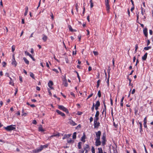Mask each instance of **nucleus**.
Listing matches in <instances>:
<instances>
[{
	"label": "nucleus",
	"mask_w": 153,
	"mask_h": 153,
	"mask_svg": "<svg viewBox=\"0 0 153 153\" xmlns=\"http://www.w3.org/2000/svg\"><path fill=\"white\" fill-rule=\"evenodd\" d=\"M105 1L106 10L107 12L109 13L110 9V6L109 4V0H105Z\"/></svg>",
	"instance_id": "nucleus-1"
},
{
	"label": "nucleus",
	"mask_w": 153,
	"mask_h": 153,
	"mask_svg": "<svg viewBox=\"0 0 153 153\" xmlns=\"http://www.w3.org/2000/svg\"><path fill=\"white\" fill-rule=\"evenodd\" d=\"M58 108L60 110H62L63 111L67 113H68V110L63 106L62 105H58Z\"/></svg>",
	"instance_id": "nucleus-2"
},
{
	"label": "nucleus",
	"mask_w": 153,
	"mask_h": 153,
	"mask_svg": "<svg viewBox=\"0 0 153 153\" xmlns=\"http://www.w3.org/2000/svg\"><path fill=\"white\" fill-rule=\"evenodd\" d=\"M41 146L40 147L39 149H36L35 150H33V152L35 153H36L39 152L41 151L43 148V146Z\"/></svg>",
	"instance_id": "nucleus-3"
},
{
	"label": "nucleus",
	"mask_w": 153,
	"mask_h": 153,
	"mask_svg": "<svg viewBox=\"0 0 153 153\" xmlns=\"http://www.w3.org/2000/svg\"><path fill=\"white\" fill-rule=\"evenodd\" d=\"M102 145L104 146V145L105 144V142L106 141L105 140V136L103 135L102 136Z\"/></svg>",
	"instance_id": "nucleus-4"
},
{
	"label": "nucleus",
	"mask_w": 153,
	"mask_h": 153,
	"mask_svg": "<svg viewBox=\"0 0 153 153\" xmlns=\"http://www.w3.org/2000/svg\"><path fill=\"white\" fill-rule=\"evenodd\" d=\"M101 134V131H98L97 132H96V136L97 137V139H100Z\"/></svg>",
	"instance_id": "nucleus-5"
},
{
	"label": "nucleus",
	"mask_w": 153,
	"mask_h": 153,
	"mask_svg": "<svg viewBox=\"0 0 153 153\" xmlns=\"http://www.w3.org/2000/svg\"><path fill=\"white\" fill-rule=\"evenodd\" d=\"M143 32L145 36L146 37H147L148 36V32L147 28L145 27L144 28L143 30Z\"/></svg>",
	"instance_id": "nucleus-6"
},
{
	"label": "nucleus",
	"mask_w": 153,
	"mask_h": 153,
	"mask_svg": "<svg viewBox=\"0 0 153 153\" xmlns=\"http://www.w3.org/2000/svg\"><path fill=\"white\" fill-rule=\"evenodd\" d=\"M101 142L100 141V139H96L95 142V145L96 146H98L101 145Z\"/></svg>",
	"instance_id": "nucleus-7"
},
{
	"label": "nucleus",
	"mask_w": 153,
	"mask_h": 153,
	"mask_svg": "<svg viewBox=\"0 0 153 153\" xmlns=\"http://www.w3.org/2000/svg\"><path fill=\"white\" fill-rule=\"evenodd\" d=\"M69 121L68 122V123L72 125L73 126H74L77 125V124L75 123L74 121L71 119H69Z\"/></svg>",
	"instance_id": "nucleus-8"
},
{
	"label": "nucleus",
	"mask_w": 153,
	"mask_h": 153,
	"mask_svg": "<svg viewBox=\"0 0 153 153\" xmlns=\"http://www.w3.org/2000/svg\"><path fill=\"white\" fill-rule=\"evenodd\" d=\"M48 86L51 88V89H53V87H52L53 85V83L51 81H50L48 83Z\"/></svg>",
	"instance_id": "nucleus-9"
},
{
	"label": "nucleus",
	"mask_w": 153,
	"mask_h": 153,
	"mask_svg": "<svg viewBox=\"0 0 153 153\" xmlns=\"http://www.w3.org/2000/svg\"><path fill=\"white\" fill-rule=\"evenodd\" d=\"M56 111L57 113H58L62 117H64L65 116V115L64 113L59 111L58 110H56Z\"/></svg>",
	"instance_id": "nucleus-10"
},
{
	"label": "nucleus",
	"mask_w": 153,
	"mask_h": 153,
	"mask_svg": "<svg viewBox=\"0 0 153 153\" xmlns=\"http://www.w3.org/2000/svg\"><path fill=\"white\" fill-rule=\"evenodd\" d=\"M94 128H97L100 125V123L99 122H94Z\"/></svg>",
	"instance_id": "nucleus-11"
},
{
	"label": "nucleus",
	"mask_w": 153,
	"mask_h": 153,
	"mask_svg": "<svg viewBox=\"0 0 153 153\" xmlns=\"http://www.w3.org/2000/svg\"><path fill=\"white\" fill-rule=\"evenodd\" d=\"M84 150H88V151L90 150V148L89 145L88 144H85L84 146Z\"/></svg>",
	"instance_id": "nucleus-12"
},
{
	"label": "nucleus",
	"mask_w": 153,
	"mask_h": 153,
	"mask_svg": "<svg viewBox=\"0 0 153 153\" xmlns=\"http://www.w3.org/2000/svg\"><path fill=\"white\" fill-rule=\"evenodd\" d=\"M25 53L26 55L29 56L33 61H35V59L29 53L26 51L25 52Z\"/></svg>",
	"instance_id": "nucleus-13"
},
{
	"label": "nucleus",
	"mask_w": 153,
	"mask_h": 153,
	"mask_svg": "<svg viewBox=\"0 0 153 153\" xmlns=\"http://www.w3.org/2000/svg\"><path fill=\"white\" fill-rule=\"evenodd\" d=\"M86 136L85 133H83V136L82 137L81 140L85 142V138Z\"/></svg>",
	"instance_id": "nucleus-14"
},
{
	"label": "nucleus",
	"mask_w": 153,
	"mask_h": 153,
	"mask_svg": "<svg viewBox=\"0 0 153 153\" xmlns=\"http://www.w3.org/2000/svg\"><path fill=\"white\" fill-rule=\"evenodd\" d=\"M147 53H146L144 56L142 57V59L143 60L145 61L146 60L147 57Z\"/></svg>",
	"instance_id": "nucleus-15"
},
{
	"label": "nucleus",
	"mask_w": 153,
	"mask_h": 153,
	"mask_svg": "<svg viewBox=\"0 0 153 153\" xmlns=\"http://www.w3.org/2000/svg\"><path fill=\"white\" fill-rule=\"evenodd\" d=\"M67 142L68 143H73L74 142V141L71 138H69L67 140Z\"/></svg>",
	"instance_id": "nucleus-16"
},
{
	"label": "nucleus",
	"mask_w": 153,
	"mask_h": 153,
	"mask_svg": "<svg viewBox=\"0 0 153 153\" xmlns=\"http://www.w3.org/2000/svg\"><path fill=\"white\" fill-rule=\"evenodd\" d=\"M42 36H43V37H42V40L45 42L47 40V38H48L47 36H45L44 34H43L42 35Z\"/></svg>",
	"instance_id": "nucleus-17"
},
{
	"label": "nucleus",
	"mask_w": 153,
	"mask_h": 153,
	"mask_svg": "<svg viewBox=\"0 0 153 153\" xmlns=\"http://www.w3.org/2000/svg\"><path fill=\"white\" fill-rule=\"evenodd\" d=\"M15 126H16L15 125H10V131L12 130H15L16 129V128L15 127Z\"/></svg>",
	"instance_id": "nucleus-18"
},
{
	"label": "nucleus",
	"mask_w": 153,
	"mask_h": 153,
	"mask_svg": "<svg viewBox=\"0 0 153 153\" xmlns=\"http://www.w3.org/2000/svg\"><path fill=\"white\" fill-rule=\"evenodd\" d=\"M39 130L42 132L45 131V130L43 129L42 126L41 125H40L39 127Z\"/></svg>",
	"instance_id": "nucleus-19"
},
{
	"label": "nucleus",
	"mask_w": 153,
	"mask_h": 153,
	"mask_svg": "<svg viewBox=\"0 0 153 153\" xmlns=\"http://www.w3.org/2000/svg\"><path fill=\"white\" fill-rule=\"evenodd\" d=\"M100 102L99 101H97L96 102L95 105V106L99 107L100 106Z\"/></svg>",
	"instance_id": "nucleus-20"
},
{
	"label": "nucleus",
	"mask_w": 153,
	"mask_h": 153,
	"mask_svg": "<svg viewBox=\"0 0 153 153\" xmlns=\"http://www.w3.org/2000/svg\"><path fill=\"white\" fill-rule=\"evenodd\" d=\"M12 64L13 65H14L15 67H16V65L17 63L16 62V60H15V61L13 60H12Z\"/></svg>",
	"instance_id": "nucleus-21"
},
{
	"label": "nucleus",
	"mask_w": 153,
	"mask_h": 153,
	"mask_svg": "<svg viewBox=\"0 0 153 153\" xmlns=\"http://www.w3.org/2000/svg\"><path fill=\"white\" fill-rule=\"evenodd\" d=\"M23 59L26 64H29V61L25 57H24L23 58Z\"/></svg>",
	"instance_id": "nucleus-22"
},
{
	"label": "nucleus",
	"mask_w": 153,
	"mask_h": 153,
	"mask_svg": "<svg viewBox=\"0 0 153 153\" xmlns=\"http://www.w3.org/2000/svg\"><path fill=\"white\" fill-rule=\"evenodd\" d=\"M76 132L74 133L73 135V139H75L76 138Z\"/></svg>",
	"instance_id": "nucleus-23"
},
{
	"label": "nucleus",
	"mask_w": 153,
	"mask_h": 153,
	"mask_svg": "<svg viewBox=\"0 0 153 153\" xmlns=\"http://www.w3.org/2000/svg\"><path fill=\"white\" fill-rule=\"evenodd\" d=\"M81 143H82L80 142H79L78 143V148L79 149H80L81 148Z\"/></svg>",
	"instance_id": "nucleus-24"
},
{
	"label": "nucleus",
	"mask_w": 153,
	"mask_h": 153,
	"mask_svg": "<svg viewBox=\"0 0 153 153\" xmlns=\"http://www.w3.org/2000/svg\"><path fill=\"white\" fill-rule=\"evenodd\" d=\"M98 153H103L102 150L101 148H98Z\"/></svg>",
	"instance_id": "nucleus-25"
},
{
	"label": "nucleus",
	"mask_w": 153,
	"mask_h": 153,
	"mask_svg": "<svg viewBox=\"0 0 153 153\" xmlns=\"http://www.w3.org/2000/svg\"><path fill=\"white\" fill-rule=\"evenodd\" d=\"M90 2L91 4V5H90L91 7L92 8L94 6L93 3L92 2V0H90Z\"/></svg>",
	"instance_id": "nucleus-26"
},
{
	"label": "nucleus",
	"mask_w": 153,
	"mask_h": 153,
	"mask_svg": "<svg viewBox=\"0 0 153 153\" xmlns=\"http://www.w3.org/2000/svg\"><path fill=\"white\" fill-rule=\"evenodd\" d=\"M75 72H76L77 74V77H78V78L79 79V82H80V77L79 76V75L78 73L76 71H75Z\"/></svg>",
	"instance_id": "nucleus-27"
},
{
	"label": "nucleus",
	"mask_w": 153,
	"mask_h": 153,
	"mask_svg": "<svg viewBox=\"0 0 153 153\" xmlns=\"http://www.w3.org/2000/svg\"><path fill=\"white\" fill-rule=\"evenodd\" d=\"M100 79L98 80L97 81V87L98 88L100 85Z\"/></svg>",
	"instance_id": "nucleus-28"
},
{
	"label": "nucleus",
	"mask_w": 153,
	"mask_h": 153,
	"mask_svg": "<svg viewBox=\"0 0 153 153\" xmlns=\"http://www.w3.org/2000/svg\"><path fill=\"white\" fill-rule=\"evenodd\" d=\"M151 48V47L150 46H148L147 47H145L144 48V49L145 50H148Z\"/></svg>",
	"instance_id": "nucleus-29"
},
{
	"label": "nucleus",
	"mask_w": 153,
	"mask_h": 153,
	"mask_svg": "<svg viewBox=\"0 0 153 153\" xmlns=\"http://www.w3.org/2000/svg\"><path fill=\"white\" fill-rule=\"evenodd\" d=\"M68 27H69V29L71 31V32H73V31H75V30H74L72 29V27H71V25H69L68 26Z\"/></svg>",
	"instance_id": "nucleus-30"
},
{
	"label": "nucleus",
	"mask_w": 153,
	"mask_h": 153,
	"mask_svg": "<svg viewBox=\"0 0 153 153\" xmlns=\"http://www.w3.org/2000/svg\"><path fill=\"white\" fill-rule=\"evenodd\" d=\"M4 128L7 131H10V126H8L7 127H5Z\"/></svg>",
	"instance_id": "nucleus-31"
},
{
	"label": "nucleus",
	"mask_w": 153,
	"mask_h": 153,
	"mask_svg": "<svg viewBox=\"0 0 153 153\" xmlns=\"http://www.w3.org/2000/svg\"><path fill=\"white\" fill-rule=\"evenodd\" d=\"M99 112L98 111H97L96 112V114L95 115V117H99Z\"/></svg>",
	"instance_id": "nucleus-32"
},
{
	"label": "nucleus",
	"mask_w": 153,
	"mask_h": 153,
	"mask_svg": "<svg viewBox=\"0 0 153 153\" xmlns=\"http://www.w3.org/2000/svg\"><path fill=\"white\" fill-rule=\"evenodd\" d=\"M30 76L32 77L33 79H34V74L32 72H30Z\"/></svg>",
	"instance_id": "nucleus-33"
},
{
	"label": "nucleus",
	"mask_w": 153,
	"mask_h": 153,
	"mask_svg": "<svg viewBox=\"0 0 153 153\" xmlns=\"http://www.w3.org/2000/svg\"><path fill=\"white\" fill-rule=\"evenodd\" d=\"M99 119V117H95V118L94 120V122H97L98 120Z\"/></svg>",
	"instance_id": "nucleus-34"
},
{
	"label": "nucleus",
	"mask_w": 153,
	"mask_h": 153,
	"mask_svg": "<svg viewBox=\"0 0 153 153\" xmlns=\"http://www.w3.org/2000/svg\"><path fill=\"white\" fill-rule=\"evenodd\" d=\"M95 106L94 103H93L92 106V107L91 108V110H92V111H94V108Z\"/></svg>",
	"instance_id": "nucleus-35"
},
{
	"label": "nucleus",
	"mask_w": 153,
	"mask_h": 153,
	"mask_svg": "<svg viewBox=\"0 0 153 153\" xmlns=\"http://www.w3.org/2000/svg\"><path fill=\"white\" fill-rule=\"evenodd\" d=\"M98 95L99 97H101V93L100 90H99L98 92Z\"/></svg>",
	"instance_id": "nucleus-36"
},
{
	"label": "nucleus",
	"mask_w": 153,
	"mask_h": 153,
	"mask_svg": "<svg viewBox=\"0 0 153 153\" xmlns=\"http://www.w3.org/2000/svg\"><path fill=\"white\" fill-rule=\"evenodd\" d=\"M65 137H66V138H69L70 137L71 134H65Z\"/></svg>",
	"instance_id": "nucleus-37"
},
{
	"label": "nucleus",
	"mask_w": 153,
	"mask_h": 153,
	"mask_svg": "<svg viewBox=\"0 0 153 153\" xmlns=\"http://www.w3.org/2000/svg\"><path fill=\"white\" fill-rule=\"evenodd\" d=\"M15 45H13L12 47V51L13 52L15 50Z\"/></svg>",
	"instance_id": "nucleus-38"
},
{
	"label": "nucleus",
	"mask_w": 153,
	"mask_h": 153,
	"mask_svg": "<svg viewBox=\"0 0 153 153\" xmlns=\"http://www.w3.org/2000/svg\"><path fill=\"white\" fill-rule=\"evenodd\" d=\"M59 136V134H55V135H51V136H50V137L51 138V137H55V136Z\"/></svg>",
	"instance_id": "nucleus-39"
},
{
	"label": "nucleus",
	"mask_w": 153,
	"mask_h": 153,
	"mask_svg": "<svg viewBox=\"0 0 153 153\" xmlns=\"http://www.w3.org/2000/svg\"><path fill=\"white\" fill-rule=\"evenodd\" d=\"M91 151L92 153H95V149L93 146L92 147Z\"/></svg>",
	"instance_id": "nucleus-40"
},
{
	"label": "nucleus",
	"mask_w": 153,
	"mask_h": 153,
	"mask_svg": "<svg viewBox=\"0 0 153 153\" xmlns=\"http://www.w3.org/2000/svg\"><path fill=\"white\" fill-rule=\"evenodd\" d=\"M52 70L53 71L55 72L56 73H58L59 72L56 69L54 68V69H52Z\"/></svg>",
	"instance_id": "nucleus-41"
},
{
	"label": "nucleus",
	"mask_w": 153,
	"mask_h": 153,
	"mask_svg": "<svg viewBox=\"0 0 153 153\" xmlns=\"http://www.w3.org/2000/svg\"><path fill=\"white\" fill-rule=\"evenodd\" d=\"M146 123L147 122H144V123H143V125H144V126L145 128H147V125H146Z\"/></svg>",
	"instance_id": "nucleus-42"
},
{
	"label": "nucleus",
	"mask_w": 153,
	"mask_h": 153,
	"mask_svg": "<svg viewBox=\"0 0 153 153\" xmlns=\"http://www.w3.org/2000/svg\"><path fill=\"white\" fill-rule=\"evenodd\" d=\"M93 95V93L91 94L89 96H88L87 99H88L89 98H90Z\"/></svg>",
	"instance_id": "nucleus-43"
},
{
	"label": "nucleus",
	"mask_w": 153,
	"mask_h": 153,
	"mask_svg": "<svg viewBox=\"0 0 153 153\" xmlns=\"http://www.w3.org/2000/svg\"><path fill=\"white\" fill-rule=\"evenodd\" d=\"M2 65L3 67H5L6 65V63L5 62H3L2 63Z\"/></svg>",
	"instance_id": "nucleus-44"
},
{
	"label": "nucleus",
	"mask_w": 153,
	"mask_h": 153,
	"mask_svg": "<svg viewBox=\"0 0 153 153\" xmlns=\"http://www.w3.org/2000/svg\"><path fill=\"white\" fill-rule=\"evenodd\" d=\"M93 53L95 55H98V53L97 52L94 51Z\"/></svg>",
	"instance_id": "nucleus-45"
},
{
	"label": "nucleus",
	"mask_w": 153,
	"mask_h": 153,
	"mask_svg": "<svg viewBox=\"0 0 153 153\" xmlns=\"http://www.w3.org/2000/svg\"><path fill=\"white\" fill-rule=\"evenodd\" d=\"M32 123L33 124H35V125L37 124V122H36V120H33L32 122Z\"/></svg>",
	"instance_id": "nucleus-46"
},
{
	"label": "nucleus",
	"mask_w": 153,
	"mask_h": 153,
	"mask_svg": "<svg viewBox=\"0 0 153 153\" xmlns=\"http://www.w3.org/2000/svg\"><path fill=\"white\" fill-rule=\"evenodd\" d=\"M103 103H104V108H105V115L106 114V106L104 102H103Z\"/></svg>",
	"instance_id": "nucleus-47"
},
{
	"label": "nucleus",
	"mask_w": 153,
	"mask_h": 153,
	"mask_svg": "<svg viewBox=\"0 0 153 153\" xmlns=\"http://www.w3.org/2000/svg\"><path fill=\"white\" fill-rule=\"evenodd\" d=\"M109 77H108V78L107 80V82H106L108 84V86H109Z\"/></svg>",
	"instance_id": "nucleus-48"
},
{
	"label": "nucleus",
	"mask_w": 153,
	"mask_h": 153,
	"mask_svg": "<svg viewBox=\"0 0 153 153\" xmlns=\"http://www.w3.org/2000/svg\"><path fill=\"white\" fill-rule=\"evenodd\" d=\"M82 114V113L81 112H78L77 113V114L78 115H81Z\"/></svg>",
	"instance_id": "nucleus-49"
},
{
	"label": "nucleus",
	"mask_w": 153,
	"mask_h": 153,
	"mask_svg": "<svg viewBox=\"0 0 153 153\" xmlns=\"http://www.w3.org/2000/svg\"><path fill=\"white\" fill-rule=\"evenodd\" d=\"M81 126L80 124L76 128V129H78V128H81Z\"/></svg>",
	"instance_id": "nucleus-50"
},
{
	"label": "nucleus",
	"mask_w": 153,
	"mask_h": 153,
	"mask_svg": "<svg viewBox=\"0 0 153 153\" xmlns=\"http://www.w3.org/2000/svg\"><path fill=\"white\" fill-rule=\"evenodd\" d=\"M51 16L52 19H53L54 18V16H53V14L52 13H51Z\"/></svg>",
	"instance_id": "nucleus-51"
},
{
	"label": "nucleus",
	"mask_w": 153,
	"mask_h": 153,
	"mask_svg": "<svg viewBox=\"0 0 153 153\" xmlns=\"http://www.w3.org/2000/svg\"><path fill=\"white\" fill-rule=\"evenodd\" d=\"M112 63H113V66L114 67V66H115V65H114V58L113 59V60H112Z\"/></svg>",
	"instance_id": "nucleus-52"
},
{
	"label": "nucleus",
	"mask_w": 153,
	"mask_h": 153,
	"mask_svg": "<svg viewBox=\"0 0 153 153\" xmlns=\"http://www.w3.org/2000/svg\"><path fill=\"white\" fill-rule=\"evenodd\" d=\"M88 71H90L92 70L91 67V66H89L88 68Z\"/></svg>",
	"instance_id": "nucleus-53"
},
{
	"label": "nucleus",
	"mask_w": 153,
	"mask_h": 153,
	"mask_svg": "<svg viewBox=\"0 0 153 153\" xmlns=\"http://www.w3.org/2000/svg\"><path fill=\"white\" fill-rule=\"evenodd\" d=\"M15 93L14 94L15 95L16 94V93H17L18 91L17 89L16 88H15Z\"/></svg>",
	"instance_id": "nucleus-54"
},
{
	"label": "nucleus",
	"mask_w": 153,
	"mask_h": 153,
	"mask_svg": "<svg viewBox=\"0 0 153 153\" xmlns=\"http://www.w3.org/2000/svg\"><path fill=\"white\" fill-rule=\"evenodd\" d=\"M19 80L21 82H22V78L21 76H19Z\"/></svg>",
	"instance_id": "nucleus-55"
},
{
	"label": "nucleus",
	"mask_w": 153,
	"mask_h": 153,
	"mask_svg": "<svg viewBox=\"0 0 153 153\" xmlns=\"http://www.w3.org/2000/svg\"><path fill=\"white\" fill-rule=\"evenodd\" d=\"M110 100L111 105H113V100H112L111 98H110Z\"/></svg>",
	"instance_id": "nucleus-56"
},
{
	"label": "nucleus",
	"mask_w": 153,
	"mask_h": 153,
	"mask_svg": "<svg viewBox=\"0 0 153 153\" xmlns=\"http://www.w3.org/2000/svg\"><path fill=\"white\" fill-rule=\"evenodd\" d=\"M135 89H133L131 92L132 94H134L135 92Z\"/></svg>",
	"instance_id": "nucleus-57"
},
{
	"label": "nucleus",
	"mask_w": 153,
	"mask_h": 153,
	"mask_svg": "<svg viewBox=\"0 0 153 153\" xmlns=\"http://www.w3.org/2000/svg\"><path fill=\"white\" fill-rule=\"evenodd\" d=\"M93 117H90V122H91L92 121H93Z\"/></svg>",
	"instance_id": "nucleus-58"
},
{
	"label": "nucleus",
	"mask_w": 153,
	"mask_h": 153,
	"mask_svg": "<svg viewBox=\"0 0 153 153\" xmlns=\"http://www.w3.org/2000/svg\"><path fill=\"white\" fill-rule=\"evenodd\" d=\"M87 19L88 22H90V18H89V16L88 15L87 16Z\"/></svg>",
	"instance_id": "nucleus-59"
},
{
	"label": "nucleus",
	"mask_w": 153,
	"mask_h": 153,
	"mask_svg": "<svg viewBox=\"0 0 153 153\" xmlns=\"http://www.w3.org/2000/svg\"><path fill=\"white\" fill-rule=\"evenodd\" d=\"M36 89L37 90H38V91H40V88L38 87V86H37L36 87Z\"/></svg>",
	"instance_id": "nucleus-60"
},
{
	"label": "nucleus",
	"mask_w": 153,
	"mask_h": 153,
	"mask_svg": "<svg viewBox=\"0 0 153 153\" xmlns=\"http://www.w3.org/2000/svg\"><path fill=\"white\" fill-rule=\"evenodd\" d=\"M12 58H13L12 60H14V61H15V59L14 54H13V55Z\"/></svg>",
	"instance_id": "nucleus-61"
},
{
	"label": "nucleus",
	"mask_w": 153,
	"mask_h": 153,
	"mask_svg": "<svg viewBox=\"0 0 153 153\" xmlns=\"http://www.w3.org/2000/svg\"><path fill=\"white\" fill-rule=\"evenodd\" d=\"M149 33L150 35H152V30H149Z\"/></svg>",
	"instance_id": "nucleus-62"
},
{
	"label": "nucleus",
	"mask_w": 153,
	"mask_h": 153,
	"mask_svg": "<svg viewBox=\"0 0 153 153\" xmlns=\"http://www.w3.org/2000/svg\"><path fill=\"white\" fill-rule=\"evenodd\" d=\"M68 83L66 81L64 85L66 87H67L68 86Z\"/></svg>",
	"instance_id": "nucleus-63"
},
{
	"label": "nucleus",
	"mask_w": 153,
	"mask_h": 153,
	"mask_svg": "<svg viewBox=\"0 0 153 153\" xmlns=\"http://www.w3.org/2000/svg\"><path fill=\"white\" fill-rule=\"evenodd\" d=\"M134 6H133V7H132L131 9V11H132L134 9Z\"/></svg>",
	"instance_id": "nucleus-64"
}]
</instances>
